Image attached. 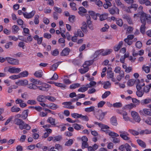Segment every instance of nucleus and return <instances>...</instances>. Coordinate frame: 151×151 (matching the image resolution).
Wrapping results in <instances>:
<instances>
[{"mask_svg":"<svg viewBox=\"0 0 151 151\" xmlns=\"http://www.w3.org/2000/svg\"><path fill=\"white\" fill-rule=\"evenodd\" d=\"M113 106L114 107L120 108L122 106V104L120 102H117L114 104Z\"/></svg>","mask_w":151,"mask_h":151,"instance_id":"nucleus-54","label":"nucleus"},{"mask_svg":"<svg viewBox=\"0 0 151 151\" xmlns=\"http://www.w3.org/2000/svg\"><path fill=\"white\" fill-rule=\"evenodd\" d=\"M92 63V61H86L83 65V67L84 68H89L88 66L91 65Z\"/></svg>","mask_w":151,"mask_h":151,"instance_id":"nucleus-28","label":"nucleus"},{"mask_svg":"<svg viewBox=\"0 0 151 151\" xmlns=\"http://www.w3.org/2000/svg\"><path fill=\"white\" fill-rule=\"evenodd\" d=\"M55 85L57 86L60 87L62 88H65L66 87V86L65 84L59 83H55Z\"/></svg>","mask_w":151,"mask_h":151,"instance_id":"nucleus-59","label":"nucleus"},{"mask_svg":"<svg viewBox=\"0 0 151 151\" xmlns=\"http://www.w3.org/2000/svg\"><path fill=\"white\" fill-rule=\"evenodd\" d=\"M19 40L25 42H28L31 41L32 40V38L31 36L30 35L27 37V39H22L19 38Z\"/></svg>","mask_w":151,"mask_h":151,"instance_id":"nucleus-44","label":"nucleus"},{"mask_svg":"<svg viewBox=\"0 0 151 151\" xmlns=\"http://www.w3.org/2000/svg\"><path fill=\"white\" fill-rule=\"evenodd\" d=\"M124 41L126 43L129 45H131L133 43V42L131 40L127 38L124 39Z\"/></svg>","mask_w":151,"mask_h":151,"instance_id":"nucleus-61","label":"nucleus"},{"mask_svg":"<svg viewBox=\"0 0 151 151\" xmlns=\"http://www.w3.org/2000/svg\"><path fill=\"white\" fill-rule=\"evenodd\" d=\"M139 3L141 4H145V5L148 6L150 5V2L148 0H139Z\"/></svg>","mask_w":151,"mask_h":151,"instance_id":"nucleus-32","label":"nucleus"},{"mask_svg":"<svg viewBox=\"0 0 151 151\" xmlns=\"http://www.w3.org/2000/svg\"><path fill=\"white\" fill-rule=\"evenodd\" d=\"M20 69L19 68H16L15 67L9 68L8 69L9 72L12 73H18L21 71Z\"/></svg>","mask_w":151,"mask_h":151,"instance_id":"nucleus-8","label":"nucleus"},{"mask_svg":"<svg viewBox=\"0 0 151 151\" xmlns=\"http://www.w3.org/2000/svg\"><path fill=\"white\" fill-rule=\"evenodd\" d=\"M110 122L111 124L113 125L116 126L117 124L116 118L115 116H113L111 118Z\"/></svg>","mask_w":151,"mask_h":151,"instance_id":"nucleus-15","label":"nucleus"},{"mask_svg":"<svg viewBox=\"0 0 151 151\" xmlns=\"http://www.w3.org/2000/svg\"><path fill=\"white\" fill-rule=\"evenodd\" d=\"M74 140L73 139H69L66 142L65 145L67 146H70L73 143Z\"/></svg>","mask_w":151,"mask_h":151,"instance_id":"nucleus-35","label":"nucleus"},{"mask_svg":"<svg viewBox=\"0 0 151 151\" xmlns=\"http://www.w3.org/2000/svg\"><path fill=\"white\" fill-rule=\"evenodd\" d=\"M137 142L138 144L142 148H145L146 147V145L145 143L141 140L138 139L137 140Z\"/></svg>","mask_w":151,"mask_h":151,"instance_id":"nucleus-13","label":"nucleus"},{"mask_svg":"<svg viewBox=\"0 0 151 151\" xmlns=\"http://www.w3.org/2000/svg\"><path fill=\"white\" fill-rule=\"evenodd\" d=\"M27 87L29 89L34 90H35L38 88V86L32 83L28 84Z\"/></svg>","mask_w":151,"mask_h":151,"instance_id":"nucleus-18","label":"nucleus"},{"mask_svg":"<svg viewBox=\"0 0 151 151\" xmlns=\"http://www.w3.org/2000/svg\"><path fill=\"white\" fill-rule=\"evenodd\" d=\"M117 6L122 9H126L124 4L122 3L120 0H115Z\"/></svg>","mask_w":151,"mask_h":151,"instance_id":"nucleus-16","label":"nucleus"},{"mask_svg":"<svg viewBox=\"0 0 151 151\" xmlns=\"http://www.w3.org/2000/svg\"><path fill=\"white\" fill-rule=\"evenodd\" d=\"M107 16L108 14H107L101 15L100 16V19L101 21L107 19Z\"/></svg>","mask_w":151,"mask_h":151,"instance_id":"nucleus-45","label":"nucleus"},{"mask_svg":"<svg viewBox=\"0 0 151 151\" xmlns=\"http://www.w3.org/2000/svg\"><path fill=\"white\" fill-rule=\"evenodd\" d=\"M88 87L87 86H86V85L85 87H82L78 89V92H84L87 91L88 90Z\"/></svg>","mask_w":151,"mask_h":151,"instance_id":"nucleus-46","label":"nucleus"},{"mask_svg":"<svg viewBox=\"0 0 151 151\" xmlns=\"http://www.w3.org/2000/svg\"><path fill=\"white\" fill-rule=\"evenodd\" d=\"M123 44V42L122 41L119 42L118 45H116L114 46V50L116 51H117L119 50Z\"/></svg>","mask_w":151,"mask_h":151,"instance_id":"nucleus-19","label":"nucleus"},{"mask_svg":"<svg viewBox=\"0 0 151 151\" xmlns=\"http://www.w3.org/2000/svg\"><path fill=\"white\" fill-rule=\"evenodd\" d=\"M74 35L76 36H79L80 37H82L84 36V34L80 29H78L77 32L74 33Z\"/></svg>","mask_w":151,"mask_h":151,"instance_id":"nucleus-17","label":"nucleus"},{"mask_svg":"<svg viewBox=\"0 0 151 151\" xmlns=\"http://www.w3.org/2000/svg\"><path fill=\"white\" fill-rule=\"evenodd\" d=\"M136 87L137 90L136 93L137 96L139 97H142L143 95L144 91L141 90V88L139 85H136Z\"/></svg>","mask_w":151,"mask_h":151,"instance_id":"nucleus-9","label":"nucleus"},{"mask_svg":"<svg viewBox=\"0 0 151 151\" xmlns=\"http://www.w3.org/2000/svg\"><path fill=\"white\" fill-rule=\"evenodd\" d=\"M35 14V11H32L29 13H28L26 12L23 13L24 17L27 19L32 18Z\"/></svg>","mask_w":151,"mask_h":151,"instance_id":"nucleus-10","label":"nucleus"},{"mask_svg":"<svg viewBox=\"0 0 151 151\" xmlns=\"http://www.w3.org/2000/svg\"><path fill=\"white\" fill-rule=\"evenodd\" d=\"M111 93V92L110 91H107L105 92L104 94L102 96V98L103 99H105L106 98L109 96Z\"/></svg>","mask_w":151,"mask_h":151,"instance_id":"nucleus-57","label":"nucleus"},{"mask_svg":"<svg viewBox=\"0 0 151 151\" xmlns=\"http://www.w3.org/2000/svg\"><path fill=\"white\" fill-rule=\"evenodd\" d=\"M136 107V105H134V104L132 103L127 105L125 106V109L129 110L131 109L133 107Z\"/></svg>","mask_w":151,"mask_h":151,"instance_id":"nucleus-30","label":"nucleus"},{"mask_svg":"<svg viewBox=\"0 0 151 151\" xmlns=\"http://www.w3.org/2000/svg\"><path fill=\"white\" fill-rule=\"evenodd\" d=\"M45 98L51 102H54L56 100V99L55 97L49 96H46L45 97Z\"/></svg>","mask_w":151,"mask_h":151,"instance_id":"nucleus-34","label":"nucleus"},{"mask_svg":"<svg viewBox=\"0 0 151 151\" xmlns=\"http://www.w3.org/2000/svg\"><path fill=\"white\" fill-rule=\"evenodd\" d=\"M80 115L78 113H72L71 114V116L75 119H77L80 118Z\"/></svg>","mask_w":151,"mask_h":151,"instance_id":"nucleus-60","label":"nucleus"},{"mask_svg":"<svg viewBox=\"0 0 151 151\" xmlns=\"http://www.w3.org/2000/svg\"><path fill=\"white\" fill-rule=\"evenodd\" d=\"M139 113L141 115H147L151 116V109H144L142 110H140Z\"/></svg>","mask_w":151,"mask_h":151,"instance_id":"nucleus-6","label":"nucleus"},{"mask_svg":"<svg viewBox=\"0 0 151 151\" xmlns=\"http://www.w3.org/2000/svg\"><path fill=\"white\" fill-rule=\"evenodd\" d=\"M106 3L104 4L103 5V6L105 9L108 8L109 7L111 6V4L109 1V0H105Z\"/></svg>","mask_w":151,"mask_h":151,"instance_id":"nucleus-22","label":"nucleus"},{"mask_svg":"<svg viewBox=\"0 0 151 151\" xmlns=\"http://www.w3.org/2000/svg\"><path fill=\"white\" fill-rule=\"evenodd\" d=\"M85 16H86L87 19V23L88 26L91 25V22L90 20L91 18L90 15L88 14H86L85 15Z\"/></svg>","mask_w":151,"mask_h":151,"instance_id":"nucleus-52","label":"nucleus"},{"mask_svg":"<svg viewBox=\"0 0 151 151\" xmlns=\"http://www.w3.org/2000/svg\"><path fill=\"white\" fill-rule=\"evenodd\" d=\"M81 85L78 83H75L71 85L70 86V88L71 89H74L80 87Z\"/></svg>","mask_w":151,"mask_h":151,"instance_id":"nucleus-36","label":"nucleus"},{"mask_svg":"<svg viewBox=\"0 0 151 151\" xmlns=\"http://www.w3.org/2000/svg\"><path fill=\"white\" fill-rule=\"evenodd\" d=\"M89 70V68H83L78 70L79 71L81 74L85 73L88 72Z\"/></svg>","mask_w":151,"mask_h":151,"instance_id":"nucleus-26","label":"nucleus"},{"mask_svg":"<svg viewBox=\"0 0 151 151\" xmlns=\"http://www.w3.org/2000/svg\"><path fill=\"white\" fill-rule=\"evenodd\" d=\"M88 13L94 19H96V15L95 13L93 11H89L88 12Z\"/></svg>","mask_w":151,"mask_h":151,"instance_id":"nucleus-51","label":"nucleus"},{"mask_svg":"<svg viewBox=\"0 0 151 151\" xmlns=\"http://www.w3.org/2000/svg\"><path fill=\"white\" fill-rule=\"evenodd\" d=\"M151 102V98L150 99H145L142 100L141 101V103L143 104H147Z\"/></svg>","mask_w":151,"mask_h":151,"instance_id":"nucleus-43","label":"nucleus"},{"mask_svg":"<svg viewBox=\"0 0 151 151\" xmlns=\"http://www.w3.org/2000/svg\"><path fill=\"white\" fill-rule=\"evenodd\" d=\"M28 110H24L22 112V118L24 119H26L28 116Z\"/></svg>","mask_w":151,"mask_h":151,"instance_id":"nucleus-33","label":"nucleus"},{"mask_svg":"<svg viewBox=\"0 0 151 151\" xmlns=\"http://www.w3.org/2000/svg\"><path fill=\"white\" fill-rule=\"evenodd\" d=\"M14 124L19 125V128L22 130L26 129L27 130H29L30 129V127L28 124L24 122L21 119L19 118H15L14 120Z\"/></svg>","mask_w":151,"mask_h":151,"instance_id":"nucleus-2","label":"nucleus"},{"mask_svg":"<svg viewBox=\"0 0 151 151\" xmlns=\"http://www.w3.org/2000/svg\"><path fill=\"white\" fill-rule=\"evenodd\" d=\"M55 119L51 117H49L47 120V122L50 123L52 125H55Z\"/></svg>","mask_w":151,"mask_h":151,"instance_id":"nucleus-25","label":"nucleus"},{"mask_svg":"<svg viewBox=\"0 0 151 151\" xmlns=\"http://www.w3.org/2000/svg\"><path fill=\"white\" fill-rule=\"evenodd\" d=\"M111 86V83L109 81H107L104 83L103 87L105 89L109 88Z\"/></svg>","mask_w":151,"mask_h":151,"instance_id":"nucleus-37","label":"nucleus"},{"mask_svg":"<svg viewBox=\"0 0 151 151\" xmlns=\"http://www.w3.org/2000/svg\"><path fill=\"white\" fill-rule=\"evenodd\" d=\"M28 81L26 80H21L16 82V84L18 86H24L28 84Z\"/></svg>","mask_w":151,"mask_h":151,"instance_id":"nucleus-12","label":"nucleus"},{"mask_svg":"<svg viewBox=\"0 0 151 151\" xmlns=\"http://www.w3.org/2000/svg\"><path fill=\"white\" fill-rule=\"evenodd\" d=\"M125 149L126 151H132V148L131 146L128 143L125 144Z\"/></svg>","mask_w":151,"mask_h":151,"instance_id":"nucleus-64","label":"nucleus"},{"mask_svg":"<svg viewBox=\"0 0 151 151\" xmlns=\"http://www.w3.org/2000/svg\"><path fill=\"white\" fill-rule=\"evenodd\" d=\"M136 81L137 82V85H139V86H140L141 88H142V86H144L145 85V84L144 83H141V81L139 79H136Z\"/></svg>","mask_w":151,"mask_h":151,"instance_id":"nucleus-56","label":"nucleus"},{"mask_svg":"<svg viewBox=\"0 0 151 151\" xmlns=\"http://www.w3.org/2000/svg\"><path fill=\"white\" fill-rule=\"evenodd\" d=\"M139 17L141 21L145 23V20L147 23L149 24H151V16L148 14L144 13L142 11L139 12L138 13L135 14L134 17Z\"/></svg>","mask_w":151,"mask_h":151,"instance_id":"nucleus-1","label":"nucleus"},{"mask_svg":"<svg viewBox=\"0 0 151 151\" xmlns=\"http://www.w3.org/2000/svg\"><path fill=\"white\" fill-rule=\"evenodd\" d=\"M6 59L8 63L11 65H16L19 64V61L17 59L10 57H6Z\"/></svg>","mask_w":151,"mask_h":151,"instance_id":"nucleus-4","label":"nucleus"},{"mask_svg":"<svg viewBox=\"0 0 151 151\" xmlns=\"http://www.w3.org/2000/svg\"><path fill=\"white\" fill-rule=\"evenodd\" d=\"M107 73L108 78H111L114 76V73L112 71H107Z\"/></svg>","mask_w":151,"mask_h":151,"instance_id":"nucleus-55","label":"nucleus"},{"mask_svg":"<svg viewBox=\"0 0 151 151\" xmlns=\"http://www.w3.org/2000/svg\"><path fill=\"white\" fill-rule=\"evenodd\" d=\"M131 114L134 120L136 122H139L141 120V118L138 114L134 111H132Z\"/></svg>","mask_w":151,"mask_h":151,"instance_id":"nucleus-5","label":"nucleus"},{"mask_svg":"<svg viewBox=\"0 0 151 151\" xmlns=\"http://www.w3.org/2000/svg\"><path fill=\"white\" fill-rule=\"evenodd\" d=\"M70 52V50L68 47L64 48L61 53V55L62 56H65L68 55L69 52Z\"/></svg>","mask_w":151,"mask_h":151,"instance_id":"nucleus-11","label":"nucleus"},{"mask_svg":"<svg viewBox=\"0 0 151 151\" xmlns=\"http://www.w3.org/2000/svg\"><path fill=\"white\" fill-rule=\"evenodd\" d=\"M112 141L115 143H119L120 140L119 139L116 137H112Z\"/></svg>","mask_w":151,"mask_h":151,"instance_id":"nucleus-58","label":"nucleus"},{"mask_svg":"<svg viewBox=\"0 0 151 151\" xmlns=\"http://www.w3.org/2000/svg\"><path fill=\"white\" fill-rule=\"evenodd\" d=\"M19 75V78L25 77L27 76L28 75V73L27 71H25L20 73Z\"/></svg>","mask_w":151,"mask_h":151,"instance_id":"nucleus-39","label":"nucleus"},{"mask_svg":"<svg viewBox=\"0 0 151 151\" xmlns=\"http://www.w3.org/2000/svg\"><path fill=\"white\" fill-rule=\"evenodd\" d=\"M128 131L134 135H138L139 134L138 132L133 129H129Z\"/></svg>","mask_w":151,"mask_h":151,"instance_id":"nucleus-50","label":"nucleus"},{"mask_svg":"<svg viewBox=\"0 0 151 151\" xmlns=\"http://www.w3.org/2000/svg\"><path fill=\"white\" fill-rule=\"evenodd\" d=\"M45 96L40 95L37 98V100L40 102H44V99L45 98Z\"/></svg>","mask_w":151,"mask_h":151,"instance_id":"nucleus-42","label":"nucleus"},{"mask_svg":"<svg viewBox=\"0 0 151 151\" xmlns=\"http://www.w3.org/2000/svg\"><path fill=\"white\" fill-rule=\"evenodd\" d=\"M141 22L142 23V24L140 28V31L143 34L145 32L146 28L145 25L146 24V21L145 20V23L144 22H142V21H141Z\"/></svg>","mask_w":151,"mask_h":151,"instance_id":"nucleus-14","label":"nucleus"},{"mask_svg":"<svg viewBox=\"0 0 151 151\" xmlns=\"http://www.w3.org/2000/svg\"><path fill=\"white\" fill-rule=\"evenodd\" d=\"M84 110L85 111L88 113L94 112L95 111V107L94 106H91L86 108Z\"/></svg>","mask_w":151,"mask_h":151,"instance_id":"nucleus-20","label":"nucleus"},{"mask_svg":"<svg viewBox=\"0 0 151 151\" xmlns=\"http://www.w3.org/2000/svg\"><path fill=\"white\" fill-rule=\"evenodd\" d=\"M73 126L74 127V129L77 130H79L81 128H82V129H83V126H81V127L80 125L76 123L73 124Z\"/></svg>","mask_w":151,"mask_h":151,"instance_id":"nucleus-31","label":"nucleus"},{"mask_svg":"<svg viewBox=\"0 0 151 151\" xmlns=\"http://www.w3.org/2000/svg\"><path fill=\"white\" fill-rule=\"evenodd\" d=\"M135 45L137 48L140 49L142 46V44L141 42L138 41L136 42Z\"/></svg>","mask_w":151,"mask_h":151,"instance_id":"nucleus-62","label":"nucleus"},{"mask_svg":"<svg viewBox=\"0 0 151 151\" xmlns=\"http://www.w3.org/2000/svg\"><path fill=\"white\" fill-rule=\"evenodd\" d=\"M62 139V136L59 135L53 137V142H60Z\"/></svg>","mask_w":151,"mask_h":151,"instance_id":"nucleus-21","label":"nucleus"},{"mask_svg":"<svg viewBox=\"0 0 151 151\" xmlns=\"http://www.w3.org/2000/svg\"><path fill=\"white\" fill-rule=\"evenodd\" d=\"M109 12L112 15L118 14L119 13V10H109Z\"/></svg>","mask_w":151,"mask_h":151,"instance_id":"nucleus-53","label":"nucleus"},{"mask_svg":"<svg viewBox=\"0 0 151 151\" xmlns=\"http://www.w3.org/2000/svg\"><path fill=\"white\" fill-rule=\"evenodd\" d=\"M30 81L32 83L35 84H41V82L37 80L34 79L32 78H31L30 79Z\"/></svg>","mask_w":151,"mask_h":151,"instance_id":"nucleus-23","label":"nucleus"},{"mask_svg":"<svg viewBox=\"0 0 151 151\" xmlns=\"http://www.w3.org/2000/svg\"><path fill=\"white\" fill-rule=\"evenodd\" d=\"M123 18L124 19H126L128 23L129 24H132V21L129 16L126 15H124L123 16Z\"/></svg>","mask_w":151,"mask_h":151,"instance_id":"nucleus-27","label":"nucleus"},{"mask_svg":"<svg viewBox=\"0 0 151 151\" xmlns=\"http://www.w3.org/2000/svg\"><path fill=\"white\" fill-rule=\"evenodd\" d=\"M108 134L109 136L111 137H119V135L114 132H110L108 133Z\"/></svg>","mask_w":151,"mask_h":151,"instance_id":"nucleus-49","label":"nucleus"},{"mask_svg":"<svg viewBox=\"0 0 151 151\" xmlns=\"http://www.w3.org/2000/svg\"><path fill=\"white\" fill-rule=\"evenodd\" d=\"M119 133L120 134V136L123 140L128 141L129 143H131L130 138L128 136L129 134L128 132L125 131L120 130L119 131Z\"/></svg>","mask_w":151,"mask_h":151,"instance_id":"nucleus-3","label":"nucleus"},{"mask_svg":"<svg viewBox=\"0 0 151 151\" xmlns=\"http://www.w3.org/2000/svg\"><path fill=\"white\" fill-rule=\"evenodd\" d=\"M42 70L35 72L34 73V76L37 78H40L42 76Z\"/></svg>","mask_w":151,"mask_h":151,"instance_id":"nucleus-38","label":"nucleus"},{"mask_svg":"<svg viewBox=\"0 0 151 151\" xmlns=\"http://www.w3.org/2000/svg\"><path fill=\"white\" fill-rule=\"evenodd\" d=\"M132 102L133 103H135L134 105H136V107L137 106H138L140 104V101L135 98L132 99Z\"/></svg>","mask_w":151,"mask_h":151,"instance_id":"nucleus-48","label":"nucleus"},{"mask_svg":"<svg viewBox=\"0 0 151 151\" xmlns=\"http://www.w3.org/2000/svg\"><path fill=\"white\" fill-rule=\"evenodd\" d=\"M20 110V109L14 106L11 108V111L12 112H18Z\"/></svg>","mask_w":151,"mask_h":151,"instance_id":"nucleus-41","label":"nucleus"},{"mask_svg":"<svg viewBox=\"0 0 151 151\" xmlns=\"http://www.w3.org/2000/svg\"><path fill=\"white\" fill-rule=\"evenodd\" d=\"M19 30V28L17 25H14L12 27V30L14 34L17 33Z\"/></svg>","mask_w":151,"mask_h":151,"instance_id":"nucleus-40","label":"nucleus"},{"mask_svg":"<svg viewBox=\"0 0 151 151\" xmlns=\"http://www.w3.org/2000/svg\"><path fill=\"white\" fill-rule=\"evenodd\" d=\"M34 23L35 24H37L39 23V17L37 15H35V17Z\"/></svg>","mask_w":151,"mask_h":151,"instance_id":"nucleus-63","label":"nucleus"},{"mask_svg":"<svg viewBox=\"0 0 151 151\" xmlns=\"http://www.w3.org/2000/svg\"><path fill=\"white\" fill-rule=\"evenodd\" d=\"M135 83H137L136 79H131L129 80L127 82V85L129 86H131L133 85Z\"/></svg>","mask_w":151,"mask_h":151,"instance_id":"nucleus-29","label":"nucleus"},{"mask_svg":"<svg viewBox=\"0 0 151 151\" xmlns=\"http://www.w3.org/2000/svg\"><path fill=\"white\" fill-rule=\"evenodd\" d=\"M49 106L50 109L53 110H55L59 107L57 105L53 103H51L49 104Z\"/></svg>","mask_w":151,"mask_h":151,"instance_id":"nucleus-24","label":"nucleus"},{"mask_svg":"<svg viewBox=\"0 0 151 151\" xmlns=\"http://www.w3.org/2000/svg\"><path fill=\"white\" fill-rule=\"evenodd\" d=\"M98 113L99 114H98L97 118L100 121L104 119L105 115L107 114L106 112H103L101 110H99Z\"/></svg>","mask_w":151,"mask_h":151,"instance_id":"nucleus-7","label":"nucleus"},{"mask_svg":"<svg viewBox=\"0 0 151 151\" xmlns=\"http://www.w3.org/2000/svg\"><path fill=\"white\" fill-rule=\"evenodd\" d=\"M96 84V83L94 81H91L90 83L89 84H87L86 85V86H87L88 88H91V87L93 86Z\"/></svg>","mask_w":151,"mask_h":151,"instance_id":"nucleus-47","label":"nucleus"}]
</instances>
